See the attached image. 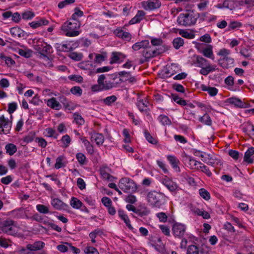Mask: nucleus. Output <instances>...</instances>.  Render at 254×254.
<instances>
[{
    "instance_id": "1",
    "label": "nucleus",
    "mask_w": 254,
    "mask_h": 254,
    "mask_svg": "<svg viewBox=\"0 0 254 254\" xmlns=\"http://www.w3.org/2000/svg\"><path fill=\"white\" fill-rule=\"evenodd\" d=\"M198 16L193 10L187 9L179 14L177 22L180 26H191L195 24Z\"/></svg>"
},
{
    "instance_id": "2",
    "label": "nucleus",
    "mask_w": 254,
    "mask_h": 254,
    "mask_svg": "<svg viewBox=\"0 0 254 254\" xmlns=\"http://www.w3.org/2000/svg\"><path fill=\"white\" fill-rule=\"evenodd\" d=\"M147 200L152 208H160L166 203V196L162 192L152 190L147 193Z\"/></svg>"
},
{
    "instance_id": "3",
    "label": "nucleus",
    "mask_w": 254,
    "mask_h": 254,
    "mask_svg": "<svg viewBox=\"0 0 254 254\" xmlns=\"http://www.w3.org/2000/svg\"><path fill=\"white\" fill-rule=\"evenodd\" d=\"M81 25L80 21L69 20L65 22L61 26V30L67 37H76L79 35Z\"/></svg>"
},
{
    "instance_id": "4",
    "label": "nucleus",
    "mask_w": 254,
    "mask_h": 254,
    "mask_svg": "<svg viewBox=\"0 0 254 254\" xmlns=\"http://www.w3.org/2000/svg\"><path fill=\"white\" fill-rule=\"evenodd\" d=\"M194 63L197 64V67L201 68L199 73L204 76L215 71L217 69L216 65L211 64L208 60L200 56L195 57Z\"/></svg>"
},
{
    "instance_id": "5",
    "label": "nucleus",
    "mask_w": 254,
    "mask_h": 254,
    "mask_svg": "<svg viewBox=\"0 0 254 254\" xmlns=\"http://www.w3.org/2000/svg\"><path fill=\"white\" fill-rule=\"evenodd\" d=\"M119 188L125 192H135L137 187L135 182L128 177L121 179L118 183Z\"/></svg>"
},
{
    "instance_id": "6",
    "label": "nucleus",
    "mask_w": 254,
    "mask_h": 254,
    "mask_svg": "<svg viewBox=\"0 0 254 254\" xmlns=\"http://www.w3.org/2000/svg\"><path fill=\"white\" fill-rule=\"evenodd\" d=\"M187 227L185 225L176 222L172 227V233L175 238H184L186 235Z\"/></svg>"
},
{
    "instance_id": "7",
    "label": "nucleus",
    "mask_w": 254,
    "mask_h": 254,
    "mask_svg": "<svg viewBox=\"0 0 254 254\" xmlns=\"http://www.w3.org/2000/svg\"><path fill=\"white\" fill-rule=\"evenodd\" d=\"M1 231L8 235H14L17 232V227L14 224V221L10 219L4 221L1 227Z\"/></svg>"
},
{
    "instance_id": "8",
    "label": "nucleus",
    "mask_w": 254,
    "mask_h": 254,
    "mask_svg": "<svg viewBox=\"0 0 254 254\" xmlns=\"http://www.w3.org/2000/svg\"><path fill=\"white\" fill-rule=\"evenodd\" d=\"M12 127V121L6 118L4 115L0 117V134H5L10 133Z\"/></svg>"
},
{
    "instance_id": "9",
    "label": "nucleus",
    "mask_w": 254,
    "mask_h": 254,
    "mask_svg": "<svg viewBox=\"0 0 254 254\" xmlns=\"http://www.w3.org/2000/svg\"><path fill=\"white\" fill-rule=\"evenodd\" d=\"M161 52L156 48L148 46L147 48H144L142 52V56L145 59H150L159 55Z\"/></svg>"
},
{
    "instance_id": "10",
    "label": "nucleus",
    "mask_w": 254,
    "mask_h": 254,
    "mask_svg": "<svg viewBox=\"0 0 254 254\" xmlns=\"http://www.w3.org/2000/svg\"><path fill=\"white\" fill-rule=\"evenodd\" d=\"M161 2L159 0H148L142 2V6L145 10H153L160 7Z\"/></svg>"
},
{
    "instance_id": "11",
    "label": "nucleus",
    "mask_w": 254,
    "mask_h": 254,
    "mask_svg": "<svg viewBox=\"0 0 254 254\" xmlns=\"http://www.w3.org/2000/svg\"><path fill=\"white\" fill-rule=\"evenodd\" d=\"M161 183L171 192L175 191L178 188L177 184L167 176L162 179Z\"/></svg>"
},
{
    "instance_id": "12",
    "label": "nucleus",
    "mask_w": 254,
    "mask_h": 254,
    "mask_svg": "<svg viewBox=\"0 0 254 254\" xmlns=\"http://www.w3.org/2000/svg\"><path fill=\"white\" fill-rule=\"evenodd\" d=\"M105 75L104 74L100 75L97 80V84L93 85L91 86V90L93 92H100L105 91L103 89V81L105 79Z\"/></svg>"
},
{
    "instance_id": "13",
    "label": "nucleus",
    "mask_w": 254,
    "mask_h": 254,
    "mask_svg": "<svg viewBox=\"0 0 254 254\" xmlns=\"http://www.w3.org/2000/svg\"><path fill=\"white\" fill-rule=\"evenodd\" d=\"M167 159L173 169L177 172H180L179 164H180V161L178 158L174 155H169L167 156Z\"/></svg>"
},
{
    "instance_id": "14",
    "label": "nucleus",
    "mask_w": 254,
    "mask_h": 254,
    "mask_svg": "<svg viewBox=\"0 0 254 254\" xmlns=\"http://www.w3.org/2000/svg\"><path fill=\"white\" fill-rule=\"evenodd\" d=\"M52 206L57 210H65L68 205L59 198H53L51 201Z\"/></svg>"
},
{
    "instance_id": "15",
    "label": "nucleus",
    "mask_w": 254,
    "mask_h": 254,
    "mask_svg": "<svg viewBox=\"0 0 254 254\" xmlns=\"http://www.w3.org/2000/svg\"><path fill=\"white\" fill-rule=\"evenodd\" d=\"M234 63V59L229 57L222 58L218 60L219 64L223 68H229L233 66Z\"/></svg>"
},
{
    "instance_id": "16",
    "label": "nucleus",
    "mask_w": 254,
    "mask_h": 254,
    "mask_svg": "<svg viewBox=\"0 0 254 254\" xmlns=\"http://www.w3.org/2000/svg\"><path fill=\"white\" fill-rule=\"evenodd\" d=\"M149 104L147 99H138L136 105L141 112L147 113L149 111Z\"/></svg>"
},
{
    "instance_id": "17",
    "label": "nucleus",
    "mask_w": 254,
    "mask_h": 254,
    "mask_svg": "<svg viewBox=\"0 0 254 254\" xmlns=\"http://www.w3.org/2000/svg\"><path fill=\"white\" fill-rule=\"evenodd\" d=\"M114 34L117 37L127 41L130 40L131 38V35L129 33L124 31L120 28L115 29Z\"/></svg>"
},
{
    "instance_id": "18",
    "label": "nucleus",
    "mask_w": 254,
    "mask_h": 254,
    "mask_svg": "<svg viewBox=\"0 0 254 254\" xmlns=\"http://www.w3.org/2000/svg\"><path fill=\"white\" fill-rule=\"evenodd\" d=\"M49 21L45 18L38 19L37 20L33 21L29 23V25L33 29H36L40 27L47 25Z\"/></svg>"
},
{
    "instance_id": "19",
    "label": "nucleus",
    "mask_w": 254,
    "mask_h": 254,
    "mask_svg": "<svg viewBox=\"0 0 254 254\" xmlns=\"http://www.w3.org/2000/svg\"><path fill=\"white\" fill-rule=\"evenodd\" d=\"M254 147H251L246 151L244 155V161L248 164L254 162Z\"/></svg>"
},
{
    "instance_id": "20",
    "label": "nucleus",
    "mask_w": 254,
    "mask_h": 254,
    "mask_svg": "<svg viewBox=\"0 0 254 254\" xmlns=\"http://www.w3.org/2000/svg\"><path fill=\"white\" fill-rule=\"evenodd\" d=\"M115 79H114L113 81H103V89L104 90H110L113 88L118 87V84L122 82L121 79L119 78V81H115Z\"/></svg>"
},
{
    "instance_id": "21",
    "label": "nucleus",
    "mask_w": 254,
    "mask_h": 254,
    "mask_svg": "<svg viewBox=\"0 0 254 254\" xmlns=\"http://www.w3.org/2000/svg\"><path fill=\"white\" fill-rule=\"evenodd\" d=\"M145 15V12L143 10H138L136 15L131 18L129 24L130 25L139 23L142 20Z\"/></svg>"
},
{
    "instance_id": "22",
    "label": "nucleus",
    "mask_w": 254,
    "mask_h": 254,
    "mask_svg": "<svg viewBox=\"0 0 254 254\" xmlns=\"http://www.w3.org/2000/svg\"><path fill=\"white\" fill-rule=\"evenodd\" d=\"M118 212L119 217L124 221L128 229L132 230L133 229V227L131 226L130 221L126 212L122 209H119Z\"/></svg>"
},
{
    "instance_id": "23",
    "label": "nucleus",
    "mask_w": 254,
    "mask_h": 254,
    "mask_svg": "<svg viewBox=\"0 0 254 254\" xmlns=\"http://www.w3.org/2000/svg\"><path fill=\"white\" fill-rule=\"evenodd\" d=\"M55 47L59 52H68L73 50L69 43H56Z\"/></svg>"
},
{
    "instance_id": "24",
    "label": "nucleus",
    "mask_w": 254,
    "mask_h": 254,
    "mask_svg": "<svg viewBox=\"0 0 254 254\" xmlns=\"http://www.w3.org/2000/svg\"><path fill=\"white\" fill-rule=\"evenodd\" d=\"M111 170L107 166H102L100 169V173L103 179L107 180H111L113 176L111 175Z\"/></svg>"
},
{
    "instance_id": "25",
    "label": "nucleus",
    "mask_w": 254,
    "mask_h": 254,
    "mask_svg": "<svg viewBox=\"0 0 254 254\" xmlns=\"http://www.w3.org/2000/svg\"><path fill=\"white\" fill-rule=\"evenodd\" d=\"M28 249L31 252H35L42 250L45 247V244L41 241H35L33 244H28Z\"/></svg>"
},
{
    "instance_id": "26",
    "label": "nucleus",
    "mask_w": 254,
    "mask_h": 254,
    "mask_svg": "<svg viewBox=\"0 0 254 254\" xmlns=\"http://www.w3.org/2000/svg\"><path fill=\"white\" fill-rule=\"evenodd\" d=\"M11 35L13 37L22 38L25 36L24 31L18 26L12 27L10 29Z\"/></svg>"
},
{
    "instance_id": "27",
    "label": "nucleus",
    "mask_w": 254,
    "mask_h": 254,
    "mask_svg": "<svg viewBox=\"0 0 254 254\" xmlns=\"http://www.w3.org/2000/svg\"><path fill=\"white\" fill-rule=\"evenodd\" d=\"M46 103L48 107L53 109L59 110L62 108V106L60 102L54 97L48 99L46 101Z\"/></svg>"
},
{
    "instance_id": "28",
    "label": "nucleus",
    "mask_w": 254,
    "mask_h": 254,
    "mask_svg": "<svg viewBox=\"0 0 254 254\" xmlns=\"http://www.w3.org/2000/svg\"><path fill=\"white\" fill-rule=\"evenodd\" d=\"M123 58V55L122 53L116 52H113L110 59V64L120 63L122 62L121 59Z\"/></svg>"
},
{
    "instance_id": "29",
    "label": "nucleus",
    "mask_w": 254,
    "mask_h": 254,
    "mask_svg": "<svg viewBox=\"0 0 254 254\" xmlns=\"http://www.w3.org/2000/svg\"><path fill=\"white\" fill-rule=\"evenodd\" d=\"M149 45V41L147 40H145L134 44L132 46V48L134 51H138L141 48H147Z\"/></svg>"
},
{
    "instance_id": "30",
    "label": "nucleus",
    "mask_w": 254,
    "mask_h": 254,
    "mask_svg": "<svg viewBox=\"0 0 254 254\" xmlns=\"http://www.w3.org/2000/svg\"><path fill=\"white\" fill-rule=\"evenodd\" d=\"M92 140H94L98 145H102L104 141V137L101 133L95 132L91 135Z\"/></svg>"
},
{
    "instance_id": "31",
    "label": "nucleus",
    "mask_w": 254,
    "mask_h": 254,
    "mask_svg": "<svg viewBox=\"0 0 254 254\" xmlns=\"http://www.w3.org/2000/svg\"><path fill=\"white\" fill-rule=\"evenodd\" d=\"M203 55L212 60L214 59V55L212 51V47L211 45H208L205 48H204L201 52Z\"/></svg>"
},
{
    "instance_id": "32",
    "label": "nucleus",
    "mask_w": 254,
    "mask_h": 254,
    "mask_svg": "<svg viewBox=\"0 0 254 254\" xmlns=\"http://www.w3.org/2000/svg\"><path fill=\"white\" fill-rule=\"evenodd\" d=\"M188 159H189L188 164L190 169L197 170H199V167L201 165L202 163L201 162L197 161L190 157H188Z\"/></svg>"
},
{
    "instance_id": "33",
    "label": "nucleus",
    "mask_w": 254,
    "mask_h": 254,
    "mask_svg": "<svg viewBox=\"0 0 254 254\" xmlns=\"http://www.w3.org/2000/svg\"><path fill=\"white\" fill-rule=\"evenodd\" d=\"M6 153L10 156L13 155L17 150L16 146L12 143H8L5 146Z\"/></svg>"
},
{
    "instance_id": "34",
    "label": "nucleus",
    "mask_w": 254,
    "mask_h": 254,
    "mask_svg": "<svg viewBox=\"0 0 254 254\" xmlns=\"http://www.w3.org/2000/svg\"><path fill=\"white\" fill-rule=\"evenodd\" d=\"M200 19L207 23L214 21L217 19V16L214 15L209 14L207 12H204L201 14Z\"/></svg>"
},
{
    "instance_id": "35",
    "label": "nucleus",
    "mask_w": 254,
    "mask_h": 254,
    "mask_svg": "<svg viewBox=\"0 0 254 254\" xmlns=\"http://www.w3.org/2000/svg\"><path fill=\"white\" fill-rule=\"evenodd\" d=\"M83 14V12L81 11L79 7H76L74 9V12L72 14L70 20L73 21H79L78 20V18L82 17Z\"/></svg>"
},
{
    "instance_id": "36",
    "label": "nucleus",
    "mask_w": 254,
    "mask_h": 254,
    "mask_svg": "<svg viewBox=\"0 0 254 254\" xmlns=\"http://www.w3.org/2000/svg\"><path fill=\"white\" fill-rule=\"evenodd\" d=\"M230 104L234 105L239 108H245V103H244L240 99L231 97L228 99Z\"/></svg>"
},
{
    "instance_id": "37",
    "label": "nucleus",
    "mask_w": 254,
    "mask_h": 254,
    "mask_svg": "<svg viewBox=\"0 0 254 254\" xmlns=\"http://www.w3.org/2000/svg\"><path fill=\"white\" fill-rule=\"evenodd\" d=\"M149 213L150 210L145 206L139 207L136 212V214L140 217L146 216Z\"/></svg>"
},
{
    "instance_id": "38",
    "label": "nucleus",
    "mask_w": 254,
    "mask_h": 254,
    "mask_svg": "<svg viewBox=\"0 0 254 254\" xmlns=\"http://www.w3.org/2000/svg\"><path fill=\"white\" fill-rule=\"evenodd\" d=\"M171 97L173 101L182 106L187 105L186 101L180 97L177 94H171Z\"/></svg>"
},
{
    "instance_id": "39",
    "label": "nucleus",
    "mask_w": 254,
    "mask_h": 254,
    "mask_svg": "<svg viewBox=\"0 0 254 254\" xmlns=\"http://www.w3.org/2000/svg\"><path fill=\"white\" fill-rule=\"evenodd\" d=\"M76 159L81 166H83L87 163L88 160L85 155L81 152H78L76 154Z\"/></svg>"
},
{
    "instance_id": "40",
    "label": "nucleus",
    "mask_w": 254,
    "mask_h": 254,
    "mask_svg": "<svg viewBox=\"0 0 254 254\" xmlns=\"http://www.w3.org/2000/svg\"><path fill=\"white\" fill-rule=\"evenodd\" d=\"M158 120L163 126H170L172 122L168 116L165 115H160L158 117Z\"/></svg>"
},
{
    "instance_id": "41",
    "label": "nucleus",
    "mask_w": 254,
    "mask_h": 254,
    "mask_svg": "<svg viewBox=\"0 0 254 254\" xmlns=\"http://www.w3.org/2000/svg\"><path fill=\"white\" fill-rule=\"evenodd\" d=\"M202 160L206 163L208 165L211 166L215 167L216 165H218L220 163V160L214 159L210 155V157H207L206 159H202Z\"/></svg>"
},
{
    "instance_id": "42",
    "label": "nucleus",
    "mask_w": 254,
    "mask_h": 254,
    "mask_svg": "<svg viewBox=\"0 0 254 254\" xmlns=\"http://www.w3.org/2000/svg\"><path fill=\"white\" fill-rule=\"evenodd\" d=\"M70 205L75 209H79L82 206V202L76 197H72L70 202Z\"/></svg>"
},
{
    "instance_id": "43",
    "label": "nucleus",
    "mask_w": 254,
    "mask_h": 254,
    "mask_svg": "<svg viewBox=\"0 0 254 254\" xmlns=\"http://www.w3.org/2000/svg\"><path fill=\"white\" fill-rule=\"evenodd\" d=\"M107 58V54L105 52H103L101 54H95V62L96 63L100 64L105 61Z\"/></svg>"
},
{
    "instance_id": "44",
    "label": "nucleus",
    "mask_w": 254,
    "mask_h": 254,
    "mask_svg": "<svg viewBox=\"0 0 254 254\" xmlns=\"http://www.w3.org/2000/svg\"><path fill=\"white\" fill-rule=\"evenodd\" d=\"M68 57L75 61H80L83 57L82 53L76 52H70L68 54Z\"/></svg>"
},
{
    "instance_id": "45",
    "label": "nucleus",
    "mask_w": 254,
    "mask_h": 254,
    "mask_svg": "<svg viewBox=\"0 0 254 254\" xmlns=\"http://www.w3.org/2000/svg\"><path fill=\"white\" fill-rule=\"evenodd\" d=\"M199 121L207 126H210L212 125L211 119L209 115L207 113L204 114L202 117H200Z\"/></svg>"
},
{
    "instance_id": "46",
    "label": "nucleus",
    "mask_w": 254,
    "mask_h": 254,
    "mask_svg": "<svg viewBox=\"0 0 254 254\" xmlns=\"http://www.w3.org/2000/svg\"><path fill=\"white\" fill-rule=\"evenodd\" d=\"M202 90L206 91L211 96H214L217 95L218 90L215 87L203 86Z\"/></svg>"
},
{
    "instance_id": "47",
    "label": "nucleus",
    "mask_w": 254,
    "mask_h": 254,
    "mask_svg": "<svg viewBox=\"0 0 254 254\" xmlns=\"http://www.w3.org/2000/svg\"><path fill=\"white\" fill-rule=\"evenodd\" d=\"M35 15L34 12L27 10L21 13V18L25 20H31L35 16Z\"/></svg>"
},
{
    "instance_id": "48",
    "label": "nucleus",
    "mask_w": 254,
    "mask_h": 254,
    "mask_svg": "<svg viewBox=\"0 0 254 254\" xmlns=\"http://www.w3.org/2000/svg\"><path fill=\"white\" fill-rule=\"evenodd\" d=\"M36 209L40 213L44 214L50 213L49 207L43 204H37L36 205Z\"/></svg>"
},
{
    "instance_id": "49",
    "label": "nucleus",
    "mask_w": 254,
    "mask_h": 254,
    "mask_svg": "<svg viewBox=\"0 0 254 254\" xmlns=\"http://www.w3.org/2000/svg\"><path fill=\"white\" fill-rule=\"evenodd\" d=\"M144 136L146 139L150 143L156 145L158 143L157 139L153 137L147 131H144Z\"/></svg>"
},
{
    "instance_id": "50",
    "label": "nucleus",
    "mask_w": 254,
    "mask_h": 254,
    "mask_svg": "<svg viewBox=\"0 0 254 254\" xmlns=\"http://www.w3.org/2000/svg\"><path fill=\"white\" fill-rule=\"evenodd\" d=\"M184 44V39L181 37L175 38L173 41V45L176 49H179Z\"/></svg>"
},
{
    "instance_id": "51",
    "label": "nucleus",
    "mask_w": 254,
    "mask_h": 254,
    "mask_svg": "<svg viewBox=\"0 0 254 254\" xmlns=\"http://www.w3.org/2000/svg\"><path fill=\"white\" fill-rule=\"evenodd\" d=\"M0 59L5 61V64L7 66H10L12 65L15 64V62L11 58L7 57L4 55L3 54L1 53L0 54Z\"/></svg>"
},
{
    "instance_id": "52",
    "label": "nucleus",
    "mask_w": 254,
    "mask_h": 254,
    "mask_svg": "<svg viewBox=\"0 0 254 254\" xmlns=\"http://www.w3.org/2000/svg\"><path fill=\"white\" fill-rule=\"evenodd\" d=\"M45 131L47 133L46 136L49 137H54L57 138L59 134L56 132L55 129L51 127H48L45 129Z\"/></svg>"
},
{
    "instance_id": "53",
    "label": "nucleus",
    "mask_w": 254,
    "mask_h": 254,
    "mask_svg": "<svg viewBox=\"0 0 254 254\" xmlns=\"http://www.w3.org/2000/svg\"><path fill=\"white\" fill-rule=\"evenodd\" d=\"M194 213L197 214L199 216H201L204 219H208L210 218L209 214L205 211H203L199 208H194L193 209Z\"/></svg>"
},
{
    "instance_id": "54",
    "label": "nucleus",
    "mask_w": 254,
    "mask_h": 254,
    "mask_svg": "<svg viewBox=\"0 0 254 254\" xmlns=\"http://www.w3.org/2000/svg\"><path fill=\"white\" fill-rule=\"evenodd\" d=\"M117 98L115 95L108 96L103 100V103L106 105L110 106L112 103L116 102Z\"/></svg>"
},
{
    "instance_id": "55",
    "label": "nucleus",
    "mask_w": 254,
    "mask_h": 254,
    "mask_svg": "<svg viewBox=\"0 0 254 254\" xmlns=\"http://www.w3.org/2000/svg\"><path fill=\"white\" fill-rule=\"evenodd\" d=\"M64 159V156H60L56 159V162L55 164V168L57 169L61 168L65 166V164L64 163L63 161Z\"/></svg>"
},
{
    "instance_id": "56",
    "label": "nucleus",
    "mask_w": 254,
    "mask_h": 254,
    "mask_svg": "<svg viewBox=\"0 0 254 254\" xmlns=\"http://www.w3.org/2000/svg\"><path fill=\"white\" fill-rule=\"evenodd\" d=\"M199 194L202 198L206 200H208L210 198V193L204 188L199 190Z\"/></svg>"
},
{
    "instance_id": "57",
    "label": "nucleus",
    "mask_w": 254,
    "mask_h": 254,
    "mask_svg": "<svg viewBox=\"0 0 254 254\" xmlns=\"http://www.w3.org/2000/svg\"><path fill=\"white\" fill-rule=\"evenodd\" d=\"M244 131H249L248 134L251 138L254 139V125L249 123L247 128H244Z\"/></svg>"
},
{
    "instance_id": "58",
    "label": "nucleus",
    "mask_w": 254,
    "mask_h": 254,
    "mask_svg": "<svg viewBox=\"0 0 254 254\" xmlns=\"http://www.w3.org/2000/svg\"><path fill=\"white\" fill-rule=\"evenodd\" d=\"M42 47L43 48L42 50H41L42 54L45 55L50 54L52 52V48L50 45L48 44L47 43H44L42 45Z\"/></svg>"
},
{
    "instance_id": "59",
    "label": "nucleus",
    "mask_w": 254,
    "mask_h": 254,
    "mask_svg": "<svg viewBox=\"0 0 254 254\" xmlns=\"http://www.w3.org/2000/svg\"><path fill=\"white\" fill-rule=\"evenodd\" d=\"M70 91L72 94L77 96H80L82 94V89L77 86L72 87Z\"/></svg>"
},
{
    "instance_id": "60",
    "label": "nucleus",
    "mask_w": 254,
    "mask_h": 254,
    "mask_svg": "<svg viewBox=\"0 0 254 254\" xmlns=\"http://www.w3.org/2000/svg\"><path fill=\"white\" fill-rule=\"evenodd\" d=\"M74 122L78 125H82L84 123V120L81 115L77 113L73 114Z\"/></svg>"
},
{
    "instance_id": "61",
    "label": "nucleus",
    "mask_w": 254,
    "mask_h": 254,
    "mask_svg": "<svg viewBox=\"0 0 254 254\" xmlns=\"http://www.w3.org/2000/svg\"><path fill=\"white\" fill-rule=\"evenodd\" d=\"M75 1V0H64L60 1L58 4V6L60 9H62L67 5L73 3Z\"/></svg>"
},
{
    "instance_id": "62",
    "label": "nucleus",
    "mask_w": 254,
    "mask_h": 254,
    "mask_svg": "<svg viewBox=\"0 0 254 254\" xmlns=\"http://www.w3.org/2000/svg\"><path fill=\"white\" fill-rule=\"evenodd\" d=\"M84 253L86 254H99L98 250L95 248L88 246L85 248Z\"/></svg>"
},
{
    "instance_id": "63",
    "label": "nucleus",
    "mask_w": 254,
    "mask_h": 254,
    "mask_svg": "<svg viewBox=\"0 0 254 254\" xmlns=\"http://www.w3.org/2000/svg\"><path fill=\"white\" fill-rule=\"evenodd\" d=\"M187 254H199L198 247L195 245L190 246L187 250Z\"/></svg>"
},
{
    "instance_id": "64",
    "label": "nucleus",
    "mask_w": 254,
    "mask_h": 254,
    "mask_svg": "<svg viewBox=\"0 0 254 254\" xmlns=\"http://www.w3.org/2000/svg\"><path fill=\"white\" fill-rule=\"evenodd\" d=\"M156 216L161 222L165 223L167 221L168 216L164 212H161L157 213Z\"/></svg>"
}]
</instances>
